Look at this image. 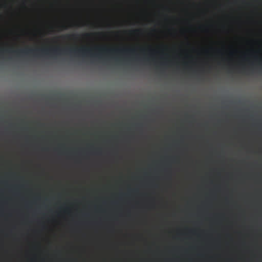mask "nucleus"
<instances>
[{
    "label": "nucleus",
    "instance_id": "4",
    "mask_svg": "<svg viewBox=\"0 0 262 262\" xmlns=\"http://www.w3.org/2000/svg\"><path fill=\"white\" fill-rule=\"evenodd\" d=\"M62 28L63 29H67V27L66 26L63 25V26H62Z\"/></svg>",
    "mask_w": 262,
    "mask_h": 262
},
{
    "label": "nucleus",
    "instance_id": "1",
    "mask_svg": "<svg viewBox=\"0 0 262 262\" xmlns=\"http://www.w3.org/2000/svg\"><path fill=\"white\" fill-rule=\"evenodd\" d=\"M97 53H92V49L86 47L80 48L61 49L59 47L52 49H25L18 50H12L11 49L0 50V55L7 53L8 54H16L17 56L20 55L34 56H57L61 54H71L75 55L98 57L101 58L105 54H135V49H107L105 47H97L95 48Z\"/></svg>",
    "mask_w": 262,
    "mask_h": 262
},
{
    "label": "nucleus",
    "instance_id": "5",
    "mask_svg": "<svg viewBox=\"0 0 262 262\" xmlns=\"http://www.w3.org/2000/svg\"><path fill=\"white\" fill-rule=\"evenodd\" d=\"M90 34L89 33H86L85 34V36H90Z\"/></svg>",
    "mask_w": 262,
    "mask_h": 262
},
{
    "label": "nucleus",
    "instance_id": "6",
    "mask_svg": "<svg viewBox=\"0 0 262 262\" xmlns=\"http://www.w3.org/2000/svg\"><path fill=\"white\" fill-rule=\"evenodd\" d=\"M138 31H139V30H134V31H133V32H138Z\"/></svg>",
    "mask_w": 262,
    "mask_h": 262
},
{
    "label": "nucleus",
    "instance_id": "3",
    "mask_svg": "<svg viewBox=\"0 0 262 262\" xmlns=\"http://www.w3.org/2000/svg\"><path fill=\"white\" fill-rule=\"evenodd\" d=\"M144 60H147V61H149V58H145V57H144Z\"/></svg>",
    "mask_w": 262,
    "mask_h": 262
},
{
    "label": "nucleus",
    "instance_id": "2",
    "mask_svg": "<svg viewBox=\"0 0 262 262\" xmlns=\"http://www.w3.org/2000/svg\"><path fill=\"white\" fill-rule=\"evenodd\" d=\"M77 35L76 34H73V35H66L64 36H62V37L63 38H70L71 37L75 38Z\"/></svg>",
    "mask_w": 262,
    "mask_h": 262
}]
</instances>
